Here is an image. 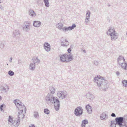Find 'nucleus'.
<instances>
[{
  "label": "nucleus",
  "instance_id": "1",
  "mask_svg": "<svg viewBox=\"0 0 127 127\" xmlns=\"http://www.w3.org/2000/svg\"><path fill=\"white\" fill-rule=\"evenodd\" d=\"M94 81L101 91H105L108 87L107 81L100 75L96 76L94 78Z\"/></svg>",
  "mask_w": 127,
  "mask_h": 127
},
{
  "label": "nucleus",
  "instance_id": "2",
  "mask_svg": "<svg viewBox=\"0 0 127 127\" xmlns=\"http://www.w3.org/2000/svg\"><path fill=\"white\" fill-rule=\"evenodd\" d=\"M46 102L50 105L54 103L56 110L58 111L59 110L60 106L59 101L56 97H54L50 93H48L46 96Z\"/></svg>",
  "mask_w": 127,
  "mask_h": 127
},
{
  "label": "nucleus",
  "instance_id": "3",
  "mask_svg": "<svg viewBox=\"0 0 127 127\" xmlns=\"http://www.w3.org/2000/svg\"><path fill=\"white\" fill-rule=\"evenodd\" d=\"M73 56L71 54L69 55L63 54L60 56V59L61 62H68L73 59Z\"/></svg>",
  "mask_w": 127,
  "mask_h": 127
},
{
  "label": "nucleus",
  "instance_id": "4",
  "mask_svg": "<svg viewBox=\"0 0 127 127\" xmlns=\"http://www.w3.org/2000/svg\"><path fill=\"white\" fill-rule=\"evenodd\" d=\"M107 33L108 35H110L112 40H115L118 37L117 33H115L114 29L112 27L110 28Z\"/></svg>",
  "mask_w": 127,
  "mask_h": 127
},
{
  "label": "nucleus",
  "instance_id": "5",
  "mask_svg": "<svg viewBox=\"0 0 127 127\" xmlns=\"http://www.w3.org/2000/svg\"><path fill=\"white\" fill-rule=\"evenodd\" d=\"M14 103L15 104V105L18 108L19 110H21L22 109H24L25 110L24 112L26 113V108L24 105L23 104L18 100L15 99L14 101Z\"/></svg>",
  "mask_w": 127,
  "mask_h": 127
},
{
  "label": "nucleus",
  "instance_id": "6",
  "mask_svg": "<svg viewBox=\"0 0 127 127\" xmlns=\"http://www.w3.org/2000/svg\"><path fill=\"white\" fill-rule=\"evenodd\" d=\"M83 113L82 108L80 106L77 107L75 110L74 114L76 116H81Z\"/></svg>",
  "mask_w": 127,
  "mask_h": 127
},
{
  "label": "nucleus",
  "instance_id": "7",
  "mask_svg": "<svg viewBox=\"0 0 127 127\" xmlns=\"http://www.w3.org/2000/svg\"><path fill=\"white\" fill-rule=\"evenodd\" d=\"M116 124L119 126V127H121L123 125V123H124V117H117L115 119Z\"/></svg>",
  "mask_w": 127,
  "mask_h": 127
},
{
  "label": "nucleus",
  "instance_id": "8",
  "mask_svg": "<svg viewBox=\"0 0 127 127\" xmlns=\"http://www.w3.org/2000/svg\"><path fill=\"white\" fill-rule=\"evenodd\" d=\"M58 96L60 98L63 99L66 97L67 95V92L65 91H60L57 93Z\"/></svg>",
  "mask_w": 127,
  "mask_h": 127
},
{
  "label": "nucleus",
  "instance_id": "9",
  "mask_svg": "<svg viewBox=\"0 0 127 127\" xmlns=\"http://www.w3.org/2000/svg\"><path fill=\"white\" fill-rule=\"evenodd\" d=\"M100 119L102 120H105L107 119L108 116L107 112H103L100 114Z\"/></svg>",
  "mask_w": 127,
  "mask_h": 127
},
{
  "label": "nucleus",
  "instance_id": "10",
  "mask_svg": "<svg viewBox=\"0 0 127 127\" xmlns=\"http://www.w3.org/2000/svg\"><path fill=\"white\" fill-rule=\"evenodd\" d=\"M23 28L24 30L26 32H28L30 29V24L26 23L23 26Z\"/></svg>",
  "mask_w": 127,
  "mask_h": 127
},
{
  "label": "nucleus",
  "instance_id": "11",
  "mask_svg": "<svg viewBox=\"0 0 127 127\" xmlns=\"http://www.w3.org/2000/svg\"><path fill=\"white\" fill-rule=\"evenodd\" d=\"M86 96L89 101L93 100L94 98L93 95L89 93H88L86 94Z\"/></svg>",
  "mask_w": 127,
  "mask_h": 127
},
{
  "label": "nucleus",
  "instance_id": "12",
  "mask_svg": "<svg viewBox=\"0 0 127 127\" xmlns=\"http://www.w3.org/2000/svg\"><path fill=\"white\" fill-rule=\"evenodd\" d=\"M13 37L16 38H19L20 35V31L18 30H15L13 32Z\"/></svg>",
  "mask_w": 127,
  "mask_h": 127
},
{
  "label": "nucleus",
  "instance_id": "13",
  "mask_svg": "<svg viewBox=\"0 0 127 127\" xmlns=\"http://www.w3.org/2000/svg\"><path fill=\"white\" fill-rule=\"evenodd\" d=\"M43 46L45 49L46 51L48 52L50 50V46L48 43H45L44 44Z\"/></svg>",
  "mask_w": 127,
  "mask_h": 127
},
{
  "label": "nucleus",
  "instance_id": "14",
  "mask_svg": "<svg viewBox=\"0 0 127 127\" xmlns=\"http://www.w3.org/2000/svg\"><path fill=\"white\" fill-rule=\"evenodd\" d=\"M23 110H25L23 109L20 110V112H18V117L17 120H18V119L20 120V118H23L25 116L24 114L23 113Z\"/></svg>",
  "mask_w": 127,
  "mask_h": 127
},
{
  "label": "nucleus",
  "instance_id": "15",
  "mask_svg": "<svg viewBox=\"0 0 127 127\" xmlns=\"http://www.w3.org/2000/svg\"><path fill=\"white\" fill-rule=\"evenodd\" d=\"M61 44L63 47H66L69 45V43L66 39H64L61 41Z\"/></svg>",
  "mask_w": 127,
  "mask_h": 127
},
{
  "label": "nucleus",
  "instance_id": "16",
  "mask_svg": "<svg viewBox=\"0 0 127 127\" xmlns=\"http://www.w3.org/2000/svg\"><path fill=\"white\" fill-rule=\"evenodd\" d=\"M20 123V121L18 119V120L17 119L16 121H14L11 125H12V127H18V126Z\"/></svg>",
  "mask_w": 127,
  "mask_h": 127
},
{
  "label": "nucleus",
  "instance_id": "17",
  "mask_svg": "<svg viewBox=\"0 0 127 127\" xmlns=\"http://www.w3.org/2000/svg\"><path fill=\"white\" fill-rule=\"evenodd\" d=\"M124 62H119L118 63L120 65H121L122 68L124 69L125 70H127V63H124Z\"/></svg>",
  "mask_w": 127,
  "mask_h": 127
},
{
  "label": "nucleus",
  "instance_id": "18",
  "mask_svg": "<svg viewBox=\"0 0 127 127\" xmlns=\"http://www.w3.org/2000/svg\"><path fill=\"white\" fill-rule=\"evenodd\" d=\"M9 89V88L8 86L5 85L4 86H3L1 89V92L2 93H5L7 92Z\"/></svg>",
  "mask_w": 127,
  "mask_h": 127
},
{
  "label": "nucleus",
  "instance_id": "19",
  "mask_svg": "<svg viewBox=\"0 0 127 127\" xmlns=\"http://www.w3.org/2000/svg\"><path fill=\"white\" fill-rule=\"evenodd\" d=\"M41 24V23L40 21H34L33 25L35 27H38L40 26Z\"/></svg>",
  "mask_w": 127,
  "mask_h": 127
},
{
  "label": "nucleus",
  "instance_id": "20",
  "mask_svg": "<svg viewBox=\"0 0 127 127\" xmlns=\"http://www.w3.org/2000/svg\"><path fill=\"white\" fill-rule=\"evenodd\" d=\"M86 108L89 114H91L92 112V108L91 106L89 105L88 104L86 106Z\"/></svg>",
  "mask_w": 127,
  "mask_h": 127
},
{
  "label": "nucleus",
  "instance_id": "21",
  "mask_svg": "<svg viewBox=\"0 0 127 127\" xmlns=\"http://www.w3.org/2000/svg\"><path fill=\"white\" fill-rule=\"evenodd\" d=\"M29 14L32 17H34L36 16L35 12L31 9H30L29 10Z\"/></svg>",
  "mask_w": 127,
  "mask_h": 127
},
{
  "label": "nucleus",
  "instance_id": "22",
  "mask_svg": "<svg viewBox=\"0 0 127 127\" xmlns=\"http://www.w3.org/2000/svg\"><path fill=\"white\" fill-rule=\"evenodd\" d=\"M63 25L61 23H58L56 25V27L59 30H62L63 28Z\"/></svg>",
  "mask_w": 127,
  "mask_h": 127
},
{
  "label": "nucleus",
  "instance_id": "23",
  "mask_svg": "<svg viewBox=\"0 0 127 127\" xmlns=\"http://www.w3.org/2000/svg\"><path fill=\"white\" fill-rule=\"evenodd\" d=\"M33 63L34 64H36L38 65L40 61L37 58H35L32 59Z\"/></svg>",
  "mask_w": 127,
  "mask_h": 127
},
{
  "label": "nucleus",
  "instance_id": "24",
  "mask_svg": "<svg viewBox=\"0 0 127 127\" xmlns=\"http://www.w3.org/2000/svg\"><path fill=\"white\" fill-rule=\"evenodd\" d=\"M76 27V25L75 24H73L72 26H69L67 27V31L68 30L70 31L74 29Z\"/></svg>",
  "mask_w": 127,
  "mask_h": 127
},
{
  "label": "nucleus",
  "instance_id": "25",
  "mask_svg": "<svg viewBox=\"0 0 127 127\" xmlns=\"http://www.w3.org/2000/svg\"><path fill=\"white\" fill-rule=\"evenodd\" d=\"M35 68V65L34 63H31L29 65L30 69L31 70H33Z\"/></svg>",
  "mask_w": 127,
  "mask_h": 127
},
{
  "label": "nucleus",
  "instance_id": "26",
  "mask_svg": "<svg viewBox=\"0 0 127 127\" xmlns=\"http://www.w3.org/2000/svg\"><path fill=\"white\" fill-rule=\"evenodd\" d=\"M125 59L124 57H123L120 56L119 58L118 59V63H119V62H122V61H123V62H124L125 61Z\"/></svg>",
  "mask_w": 127,
  "mask_h": 127
},
{
  "label": "nucleus",
  "instance_id": "27",
  "mask_svg": "<svg viewBox=\"0 0 127 127\" xmlns=\"http://www.w3.org/2000/svg\"><path fill=\"white\" fill-rule=\"evenodd\" d=\"M88 123V121L87 120H83L82 122L81 126L82 127H85L86 124Z\"/></svg>",
  "mask_w": 127,
  "mask_h": 127
},
{
  "label": "nucleus",
  "instance_id": "28",
  "mask_svg": "<svg viewBox=\"0 0 127 127\" xmlns=\"http://www.w3.org/2000/svg\"><path fill=\"white\" fill-rule=\"evenodd\" d=\"M91 12L89 10H87L86 12V19L88 20L90 19V16Z\"/></svg>",
  "mask_w": 127,
  "mask_h": 127
},
{
  "label": "nucleus",
  "instance_id": "29",
  "mask_svg": "<svg viewBox=\"0 0 127 127\" xmlns=\"http://www.w3.org/2000/svg\"><path fill=\"white\" fill-rule=\"evenodd\" d=\"M15 121L13 120V118L12 117L10 116H9L8 121L9 124L10 125H11L12 123H13Z\"/></svg>",
  "mask_w": 127,
  "mask_h": 127
},
{
  "label": "nucleus",
  "instance_id": "30",
  "mask_svg": "<svg viewBox=\"0 0 127 127\" xmlns=\"http://www.w3.org/2000/svg\"><path fill=\"white\" fill-rule=\"evenodd\" d=\"M45 6L47 7H49V0H43Z\"/></svg>",
  "mask_w": 127,
  "mask_h": 127
},
{
  "label": "nucleus",
  "instance_id": "31",
  "mask_svg": "<svg viewBox=\"0 0 127 127\" xmlns=\"http://www.w3.org/2000/svg\"><path fill=\"white\" fill-rule=\"evenodd\" d=\"M50 91L52 94H54L55 91V88L53 87H50Z\"/></svg>",
  "mask_w": 127,
  "mask_h": 127
},
{
  "label": "nucleus",
  "instance_id": "32",
  "mask_svg": "<svg viewBox=\"0 0 127 127\" xmlns=\"http://www.w3.org/2000/svg\"><path fill=\"white\" fill-rule=\"evenodd\" d=\"M114 121H111L110 126L111 127H116V125H117L116 123H114Z\"/></svg>",
  "mask_w": 127,
  "mask_h": 127
},
{
  "label": "nucleus",
  "instance_id": "33",
  "mask_svg": "<svg viewBox=\"0 0 127 127\" xmlns=\"http://www.w3.org/2000/svg\"><path fill=\"white\" fill-rule=\"evenodd\" d=\"M122 83L123 86L127 87V80H124L122 82Z\"/></svg>",
  "mask_w": 127,
  "mask_h": 127
},
{
  "label": "nucleus",
  "instance_id": "34",
  "mask_svg": "<svg viewBox=\"0 0 127 127\" xmlns=\"http://www.w3.org/2000/svg\"><path fill=\"white\" fill-rule=\"evenodd\" d=\"M124 123L127 124V115H125L124 116Z\"/></svg>",
  "mask_w": 127,
  "mask_h": 127
},
{
  "label": "nucleus",
  "instance_id": "35",
  "mask_svg": "<svg viewBox=\"0 0 127 127\" xmlns=\"http://www.w3.org/2000/svg\"><path fill=\"white\" fill-rule=\"evenodd\" d=\"M39 114L38 112L35 111L34 112V116L35 118L38 117Z\"/></svg>",
  "mask_w": 127,
  "mask_h": 127
},
{
  "label": "nucleus",
  "instance_id": "36",
  "mask_svg": "<svg viewBox=\"0 0 127 127\" xmlns=\"http://www.w3.org/2000/svg\"><path fill=\"white\" fill-rule=\"evenodd\" d=\"M8 74L10 76H13L14 74V73L11 70H10L8 72Z\"/></svg>",
  "mask_w": 127,
  "mask_h": 127
},
{
  "label": "nucleus",
  "instance_id": "37",
  "mask_svg": "<svg viewBox=\"0 0 127 127\" xmlns=\"http://www.w3.org/2000/svg\"><path fill=\"white\" fill-rule=\"evenodd\" d=\"M44 111V113L47 114H48L50 112L49 110L47 108L45 109Z\"/></svg>",
  "mask_w": 127,
  "mask_h": 127
},
{
  "label": "nucleus",
  "instance_id": "38",
  "mask_svg": "<svg viewBox=\"0 0 127 127\" xmlns=\"http://www.w3.org/2000/svg\"><path fill=\"white\" fill-rule=\"evenodd\" d=\"M62 30L63 32H65L67 31V27H64L62 28Z\"/></svg>",
  "mask_w": 127,
  "mask_h": 127
},
{
  "label": "nucleus",
  "instance_id": "39",
  "mask_svg": "<svg viewBox=\"0 0 127 127\" xmlns=\"http://www.w3.org/2000/svg\"><path fill=\"white\" fill-rule=\"evenodd\" d=\"M89 21V19H88V20H87L86 19V18L85 19V23L86 24V25H87L88 24V22Z\"/></svg>",
  "mask_w": 127,
  "mask_h": 127
},
{
  "label": "nucleus",
  "instance_id": "40",
  "mask_svg": "<svg viewBox=\"0 0 127 127\" xmlns=\"http://www.w3.org/2000/svg\"><path fill=\"white\" fill-rule=\"evenodd\" d=\"M4 105V104H2L0 106V109L1 111H2L3 110V106Z\"/></svg>",
  "mask_w": 127,
  "mask_h": 127
},
{
  "label": "nucleus",
  "instance_id": "41",
  "mask_svg": "<svg viewBox=\"0 0 127 127\" xmlns=\"http://www.w3.org/2000/svg\"><path fill=\"white\" fill-rule=\"evenodd\" d=\"M98 64V61H94V64L96 65H97Z\"/></svg>",
  "mask_w": 127,
  "mask_h": 127
},
{
  "label": "nucleus",
  "instance_id": "42",
  "mask_svg": "<svg viewBox=\"0 0 127 127\" xmlns=\"http://www.w3.org/2000/svg\"><path fill=\"white\" fill-rule=\"evenodd\" d=\"M67 51L68 53H70L71 52V50L70 48H69L68 49Z\"/></svg>",
  "mask_w": 127,
  "mask_h": 127
},
{
  "label": "nucleus",
  "instance_id": "43",
  "mask_svg": "<svg viewBox=\"0 0 127 127\" xmlns=\"http://www.w3.org/2000/svg\"><path fill=\"white\" fill-rule=\"evenodd\" d=\"M126 124H125L124 123V124H123L122 126H121V127H127V126Z\"/></svg>",
  "mask_w": 127,
  "mask_h": 127
},
{
  "label": "nucleus",
  "instance_id": "44",
  "mask_svg": "<svg viewBox=\"0 0 127 127\" xmlns=\"http://www.w3.org/2000/svg\"><path fill=\"white\" fill-rule=\"evenodd\" d=\"M111 116L112 117H116V115L114 113H112L111 114Z\"/></svg>",
  "mask_w": 127,
  "mask_h": 127
},
{
  "label": "nucleus",
  "instance_id": "45",
  "mask_svg": "<svg viewBox=\"0 0 127 127\" xmlns=\"http://www.w3.org/2000/svg\"><path fill=\"white\" fill-rule=\"evenodd\" d=\"M116 74L117 75H118V76L120 74V73H119V72L118 71H117L116 72Z\"/></svg>",
  "mask_w": 127,
  "mask_h": 127
},
{
  "label": "nucleus",
  "instance_id": "46",
  "mask_svg": "<svg viewBox=\"0 0 127 127\" xmlns=\"http://www.w3.org/2000/svg\"><path fill=\"white\" fill-rule=\"evenodd\" d=\"M1 45H0V47H3L4 46V44L3 43H1Z\"/></svg>",
  "mask_w": 127,
  "mask_h": 127
},
{
  "label": "nucleus",
  "instance_id": "47",
  "mask_svg": "<svg viewBox=\"0 0 127 127\" xmlns=\"http://www.w3.org/2000/svg\"><path fill=\"white\" fill-rule=\"evenodd\" d=\"M12 57H11L10 58V60H9V62L10 63H11L12 62Z\"/></svg>",
  "mask_w": 127,
  "mask_h": 127
},
{
  "label": "nucleus",
  "instance_id": "48",
  "mask_svg": "<svg viewBox=\"0 0 127 127\" xmlns=\"http://www.w3.org/2000/svg\"><path fill=\"white\" fill-rule=\"evenodd\" d=\"M29 127H35V126L33 125H31L29 126Z\"/></svg>",
  "mask_w": 127,
  "mask_h": 127
},
{
  "label": "nucleus",
  "instance_id": "49",
  "mask_svg": "<svg viewBox=\"0 0 127 127\" xmlns=\"http://www.w3.org/2000/svg\"><path fill=\"white\" fill-rule=\"evenodd\" d=\"M73 45H71L70 46V48H73Z\"/></svg>",
  "mask_w": 127,
  "mask_h": 127
},
{
  "label": "nucleus",
  "instance_id": "50",
  "mask_svg": "<svg viewBox=\"0 0 127 127\" xmlns=\"http://www.w3.org/2000/svg\"><path fill=\"white\" fill-rule=\"evenodd\" d=\"M3 2V0H0V3H1Z\"/></svg>",
  "mask_w": 127,
  "mask_h": 127
},
{
  "label": "nucleus",
  "instance_id": "51",
  "mask_svg": "<svg viewBox=\"0 0 127 127\" xmlns=\"http://www.w3.org/2000/svg\"><path fill=\"white\" fill-rule=\"evenodd\" d=\"M83 52H84L85 53H86V51L85 50H83Z\"/></svg>",
  "mask_w": 127,
  "mask_h": 127
},
{
  "label": "nucleus",
  "instance_id": "52",
  "mask_svg": "<svg viewBox=\"0 0 127 127\" xmlns=\"http://www.w3.org/2000/svg\"><path fill=\"white\" fill-rule=\"evenodd\" d=\"M18 64H20V62H19V60L18 61Z\"/></svg>",
  "mask_w": 127,
  "mask_h": 127
},
{
  "label": "nucleus",
  "instance_id": "53",
  "mask_svg": "<svg viewBox=\"0 0 127 127\" xmlns=\"http://www.w3.org/2000/svg\"><path fill=\"white\" fill-rule=\"evenodd\" d=\"M1 97L0 96V100L1 99Z\"/></svg>",
  "mask_w": 127,
  "mask_h": 127
},
{
  "label": "nucleus",
  "instance_id": "54",
  "mask_svg": "<svg viewBox=\"0 0 127 127\" xmlns=\"http://www.w3.org/2000/svg\"><path fill=\"white\" fill-rule=\"evenodd\" d=\"M126 34H127V32Z\"/></svg>",
  "mask_w": 127,
  "mask_h": 127
},
{
  "label": "nucleus",
  "instance_id": "55",
  "mask_svg": "<svg viewBox=\"0 0 127 127\" xmlns=\"http://www.w3.org/2000/svg\"><path fill=\"white\" fill-rule=\"evenodd\" d=\"M7 65H8V64H7Z\"/></svg>",
  "mask_w": 127,
  "mask_h": 127
}]
</instances>
